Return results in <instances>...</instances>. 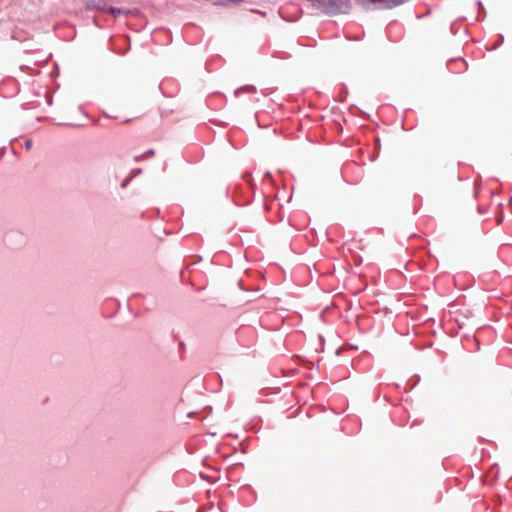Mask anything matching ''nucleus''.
Segmentation results:
<instances>
[{
  "instance_id": "nucleus-2",
  "label": "nucleus",
  "mask_w": 512,
  "mask_h": 512,
  "mask_svg": "<svg viewBox=\"0 0 512 512\" xmlns=\"http://www.w3.org/2000/svg\"><path fill=\"white\" fill-rule=\"evenodd\" d=\"M366 9H392L404 4L407 0H359Z\"/></svg>"
},
{
  "instance_id": "nucleus-6",
  "label": "nucleus",
  "mask_w": 512,
  "mask_h": 512,
  "mask_svg": "<svg viewBox=\"0 0 512 512\" xmlns=\"http://www.w3.org/2000/svg\"><path fill=\"white\" fill-rule=\"evenodd\" d=\"M155 153L154 149H149L147 150L145 153L141 154V155H138V156H135V161H141L145 158H148L150 156H153Z\"/></svg>"
},
{
  "instance_id": "nucleus-13",
  "label": "nucleus",
  "mask_w": 512,
  "mask_h": 512,
  "mask_svg": "<svg viewBox=\"0 0 512 512\" xmlns=\"http://www.w3.org/2000/svg\"><path fill=\"white\" fill-rule=\"evenodd\" d=\"M264 179H269V180H271V179H272V175H271V173H270V172H266V173L264 174Z\"/></svg>"
},
{
  "instance_id": "nucleus-1",
  "label": "nucleus",
  "mask_w": 512,
  "mask_h": 512,
  "mask_svg": "<svg viewBox=\"0 0 512 512\" xmlns=\"http://www.w3.org/2000/svg\"><path fill=\"white\" fill-rule=\"evenodd\" d=\"M312 6L328 16L346 14L351 8L350 0H310Z\"/></svg>"
},
{
  "instance_id": "nucleus-4",
  "label": "nucleus",
  "mask_w": 512,
  "mask_h": 512,
  "mask_svg": "<svg viewBox=\"0 0 512 512\" xmlns=\"http://www.w3.org/2000/svg\"><path fill=\"white\" fill-rule=\"evenodd\" d=\"M256 92V87L254 85H244L237 88L234 91V95L238 97L241 93H254Z\"/></svg>"
},
{
  "instance_id": "nucleus-17",
  "label": "nucleus",
  "mask_w": 512,
  "mask_h": 512,
  "mask_svg": "<svg viewBox=\"0 0 512 512\" xmlns=\"http://www.w3.org/2000/svg\"><path fill=\"white\" fill-rule=\"evenodd\" d=\"M241 0H232V2H240Z\"/></svg>"
},
{
  "instance_id": "nucleus-5",
  "label": "nucleus",
  "mask_w": 512,
  "mask_h": 512,
  "mask_svg": "<svg viewBox=\"0 0 512 512\" xmlns=\"http://www.w3.org/2000/svg\"><path fill=\"white\" fill-rule=\"evenodd\" d=\"M477 6H478L477 20L483 21V19L485 18V15H486V10L481 1H477Z\"/></svg>"
},
{
  "instance_id": "nucleus-12",
  "label": "nucleus",
  "mask_w": 512,
  "mask_h": 512,
  "mask_svg": "<svg viewBox=\"0 0 512 512\" xmlns=\"http://www.w3.org/2000/svg\"><path fill=\"white\" fill-rule=\"evenodd\" d=\"M32 147V140H26L25 141V148L30 149Z\"/></svg>"
},
{
  "instance_id": "nucleus-14",
  "label": "nucleus",
  "mask_w": 512,
  "mask_h": 512,
  "mask_svg": "<svg viewBox=\"0 0 512 512\" xmlns=\"http://www.w3.org/2000/svg\"><path fill=\"white\" fill-rule=\"evenodd\" d=\"M47 103H48L49 105H51V104H52V98H51V97H47Z\"/></svg>"
},
{
  "instance_id": "nucleus-3",
  "label": "nucleus",
  "mask_w": 512,
  "mask_h": 512,
  "mask_svg": "<svg viewBox=\"0 0 512 512\" xmlns=\"http://www.w3.org/2000/svg\"><path fill=\"white\" fill-rule=\"evenodd\" d=\"M107 13H109L113 17L117 18L120 15L128 16L130 14V10L127 8H123V7L109 6V7H107Z\"/></svg>"
},
{
  "instance_id": "nucleus-10",
  "label": "nucleus",
  "mask_w": 512,
  "mask_h": 512,
  "mask_svg": "<svg viewBox=\"0 0 512 512\" xmlns=\"http://www.w3.org/2000/svg\"><path fill=\"white\" fill-rule=\"evenodd\" d=\"M453 62L460 64L462 67H467V63H466V62H465V60H464V59H462V58H459V59L453 60Z\"/></svg>"
},
{
  "instance_id": "nucleus-11",
  "label": "nucleus",
  "mask_w": 512,
  "mask_h": 512,
  "mask_svg": "<svg viewBox=\"0 0 512 512\" xmlns=\"http://www.w3.org/2000/svg\"><path fill=\"white\" fill-rule=\"evenodd\" d=\"M244 179L247 181V183H248L250 186H253V184L251 183V180H252V175H251V174H246V175H244Z\"/></svg>"
},
{
  "instance_id": "nucleus-8",
  "label": "nucleus",
  "mask_w": 512,
  "mask_h": 512,
  "mask_svg": "<svg viewBox=\"0 0 512 512\" xmlns=\"http://www.w3.org/2000/svg\"><path fill=\"white\" fill-rule=\"evenodd\" d=\"M347 96V88L345 85H342L341 92L339 95V101L343 102L346 99Z\"/></svg>"
},
{
  "instance_id": "nucleus-9",
  "label": "nucleus",
  "mask_w": 512,
  "mask_h": 512,
  "mask_svg": "<svg viewBox=\"0 0 512 512\" xmlns=\"http://www.w3.org/2000/svg\"><path fill=\"white\" fill-rule=\"evenodd\" d=\"M504 42V36L502 34L499 35L498 42L493 46L492 49L498 48Z\"/></svg>"
},
{
  "instance_id": "nucleus-16",
  "label": "nucleus",
  "mask_w": 512,
  "mask_h": 512,
  "mask_svg": "<svg viewBox=\"0 0 512 512\" xmlns=\"http://www.w3.org/2000/svg\"><path fill=\"white\" fill-rule=\"evenodd\" d=\"M121 187H122V188L126 187V182H123V183L121 184Z\"/></svg>"
},
{
  "instance_id": "nucleus-15",
  "label": "nucleus",
  "mask_w": 512,
  "mask_h": 512,
  "mask_svg": "<svg viewBox=\"0 0 512 512\" xmlns=\"http://www.w3.org/2000/svg\"><path fill=\"white\" fill-rule=\"evenodd\" d=\"M140 173H141V169L135 170V174H140Z\"/></svg>"
},
{
  "instance_id": "nucleus-7",
  "label": "nucleus",
  "mask_w": 512,
  "mask_h": 512,
  "mask_svg": "<svg viewBox=\"0 0 512 512\" xmlns=\"http://www.w3.org/2000/svg\"><path fill=\"white\" fill-rule=\"evenodd\" d=\"M93 7L98 11L107 13V7H109V5L103 1H99L98 3L94 4Z\"/></svg>"
}]
</instances>
